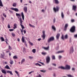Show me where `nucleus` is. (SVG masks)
Returning <instances> with one entry per match:
<instances>
[{
  "label": "nucleus",
  "mask_w": 77,
  "mask_h": 77,
  "mask_svg": "<svg viewBox=\"0 0 77 77\" xmlns=\"http://www.w3.org/2000/svg\"><path fill=\"white\" fill-rule=\"evenodd\" d=\"M58 68H60L61 69H70L71 67L68 65H66L65 66V67H64L63 66H60L58 67Z\"/></svg>",
  "instance_id": "1"
},
{
  "label": "nucleus",
  "mask_w": 77,
  "mask_h": 77,
  "mask_svg": "<svg viewBox=\"0 0 77 77\" xmlns=\"http://www.w3.org/2000/svg\"><path fill=\"white\" fill-rule=\"evenodd\" d=\"M42 37L43 38V40L45 39V31L44 30L42 31Z\"/></svg>",
  "instance_id": "2"
},
{
  "label": "nucleus",
  "mask_w": 77,
  "mask_h": 77,
  "mask_svg": "<svg viewBox=\"0 0 77 77\" xmlns=\"http://www.w3.org/2000/svg\"><path fill=\"white\" fill-rule=\"evenodd\" d=\"M54 37H51L48 39V42L49 43L50 42H51V41H54Z\"/></svg>",
  "instance_id": "3"
},
{
  "label": "nucleus",
  "mask_w": 77,
  "mask_h": 77,
  "mask_svg": "<svg viewBox=\"0 0 77 77\" xmlns=\"http://www.w3.org/2000/svg\"><path fill=\"white\" fill-rule=\"evenodd\" d=\"M46 60L47 63H50V57L49 56H48L46 57Z\"/></svg>",
  "instance_id": "4"
},
{
  "label": "nucleus",
  "mask_w": 77,
  "mask_h": 77,
  "mask_svg": "<svg viewBox=\"0 0 77 77\" xmlns=\"http://www.w3.org/2000/svg\"><path fill=\"white\" fill-rule=\"evenodd\" d=\"M22 42L25 43V45L26 47H27V44H26V42L24 40V36H23L22 38Z\"/></svg>",
  "instance_id": "5"
},
{
  "label": "nucleus",
  "mask_w": 77,
  "mask_h": 77,
  "mask_svg": "<svg viewBox=\"0 0 77 77\" xmlns=\"http://www.w3.org/2000/svg\"><path fill=\"white\" fill-rule=\"evenodd\" d=\"M75 29V26H73L70 29V32H74Z\"/></svg>",
  "instance_id": "6"
},
{
  "label": "nucleus",
  "mask_w": 77,
  "mask_h": 77,
  "mask_svg": "<svg viewBox=\"0 0 77 77\" xmlns=\"http://www.w3.org/2000/svg\"><path fill=\"white\" fill-rule=\"evenodd\" d=\"M59 7L57 6V8H56L55 7L54 8L53 10L55 12H56L57 11H58L59 10Z\"/></svg>",
  "instance_id": "7"
},
{
  "label": "nucleus",
  "mask_w": 77,
  "mask_h": 77,
  "mask_svg": "<svg viewBox=\"0 0 77 77\" xmlns=\"http://www.w3.org/2000/svg\"><path fill=\"white\" fill-rule=\"evenodd\" d=\"M74 52V49L73 47H72L70 48L69 51V53H73Z\"/></svg>",
  "instance_id": "8"
},
{
  "label": "nucleus",
  "mask_w": 77,
  "mask_h": 77,
  "mask_svg": "<svg viewBox=\"0 0 77 77\" xmlns=\"http://www.w3.org/2000/svg\"><path fill=\"white\" fill-rule=\"evenodd\" d=\"M23 11L25 13H27V7L24 6L23 7Z\"/></svg>",
  "instance_id": "9"
},
{
  "label": "nucleus",
  "mask_w": 77,
  "mask_h": 77,
  "mask_svg": "<svg viewBox=\"0 0 77 77\" xmlns=\"http://www.w3.org/2000/svg\"><path fill=\"white\" fill-rule=\"evenodd\" d=\"M61 16L62 18V19H63L64 18V17H65V15H64V14L63 12H61Z\"/></svg>",
  "instance_id": "10"
},
{
  "label": "nucleus",
  "mask_w": 77,
  "mask_h": 77,
  "mask_svg": "<svg viewBox=\"0 0 77 77\" xmlns=\"http://www.w3.org/2000/svg\"><path fill=\"white\" fill-rule=\"evenodd\" d=\"M11 9H12V10H13L15 11H16V12H18L19 11L18 9L17 8H11Z\"/></svg>",
  "instance_id": "11"
},
{
  "label": "nucleus",
  "mask_w": 77,
  "mask_h": 77,
  "mask_svg": "<svg viewBox=\"0 0 77 77\" xmlns=\"http://www.w3.org/2000/svg\"><path fill=\"white\" fill-rule=\"evenodd\" d=\"M76 8H77V6L76 5H73L72 9H73V10L74 11H75Z\"/></svg>",
  "instance_id": "12"
},
{
  "label": "nucleus",
  "mask_w": 77,
  "mask_h": 77,
  "mask_svg": "<svg viewBox=\"0 0 77 77\" xmlns=\"http://www.w3.org/2000/svg\"><path fill=\"white\" fill-rule=\"evenodd\" d=\"M7 73H9L10 75H13V73H12V72L9 70H8L7 71Z\"/></svg>",
  "instance_id": "13"
},
{
  "label": "nucleus",
  "mask_w": 77,
  "mask_h": 77,
  "mask_svg": "<svg viewBox=\"0 0 77 77\" xmlns=\"http://www.w3.org/2000/svg\"><path fill=\"white\" fill-rule=\"evenodd\" d=\"M21 15L22 16V17L23 20H24V14H23V12H22L21 13Z\"/></svg>",
  "instance_id": "14"
},
{
  "label": "nucleus",
  "mask_w": 77,
  "mask_h": 77,
  "mask_svg": "<svg viewBox=\"0 0 77 77\" xmlns=\"http://www.w3.org/2000/svg\"><path fill=\"white\" fill-rule=\"evenodd\" d=\"M3 54H1V58H2V59H5V58L3 57L5 56V54L3 52Z\"/></svg>",
  "instance_id": "15"
},
{
  "label": "nucleus",
  "mask_w": 77,
  "mask_h": 77,
  "mask_svg": "<svg viewBox=\"0 0 77 77\" xmlns=\"http://www.w3.org/2000/svg\"><path fill=\"white\" fill-rule=\"evenodd\" d=\"M68 27V24H66L65 26L64 30H66V29L67 28V27Z\"/></svg>",
  "instance_id": "16"
},
{
  "label": "nucleus",
  "mask_w": 77,
  "mask_h": 77,
  "mask_svg": "<svg viewBox=\"0 0 77 77\" xmlns=\"http://www.w3.org/2000/svg\"><path fill=\"white\" fill-rule=\"evenodd\" d=\"M60 37V34L58 33L56 35V38L57 39H59V37Z\"/></svg>",
  "instance_id": "17"
},
{
  "label": "nucleus",
  "mask_w": 77,
  "mask_h": 77,
  "mask_svg": "<svg viewBox=\"0 0 77 77\" xmlns=\"http://www.w3.org/2000/svg\"><path fill=\"white\" fill-rule=\"evenodd\" d=\"M64 52V51H58L56 52L57 54H59V53H63Z\"/></svg>",
  "instance_id": "18"
},
{
  "label": "nucleus",
  "mask_w": 77,
  "mask_h": 77,
  "mask_svg": "<svg viewBox=\"0 0 77 77\" xmlns=\"http://www.w3.org/2000/svg\"><path fill=\"white\" fill-rule=\"evenodd\" d=\"M1 71L2 72L3 74H6V71H5V70L2 69Z\"/></svg>",
  "instance_id": "19"
},
{
  "label": "nucleus",
  "mask_w": 77,
  "mask_h": 77,
  "mask_svg": "<svg viewBox=\"0 0 77 77\" xmlns=\"http://www.w3.org/2000/svg\"><path fill=\"white\" fill-rule=\"evenodd\" d=\"M14 27H13L14 29H15L16 28H17V24L14 23Z\"/></svg>",
  "instance_id": "20"
},
{
  "label": "nucleus",
  "mask_w": 77,
  "mask_h": 77,
  "mask_svg": "<svg viewBox=\"0 0 77 77\" xmlns=\"http://www.w3.org/2000/svg\"><path fill=\"white\" fill-rule=\"evenodd\" d=\"M51 28L52 29L54 30H56V27H55V26L54 25H52L51 26Z\"/></svg>",
  "instance_id": "21"
},
{
  "label": "nucleus",
  "mask_w": 77,
  "mask_h": 77,
  "mask_svg": "<svg viewBox=\"0 0 77 77\" xmlns=\"http://www.w3.org/2000/svg\"><path fill=\"white\" fill-rule=\"evenodd\" d=\"M5 68H6V69H10V67H9V66H8V65L5 66Z\"/></svg>",
  "instance_id": "22"
},
{
  "label": "nucleus",
  "mask_w": 77,
  "mask_h": 77,
  "mask_svg": "<svg viewBox=\"0 0 77 77\" xmlns=\"http://www.w3.org/2000/svg\"><path fill=\"white\" fill-rule=\"evenodd\" d=\"M0 6L1 7H3V4L2 3V1L0 0Z\"/></svg>",
  "instance_id": "23"
},
{
  "label": "nucleus",
  "mask_w": 77,
  "mask_h": 77,
  "mask_svg": "<svg viewBox=\"0 0 77 77\" xmlns=\"http://www.w3.org/2000/svg\"><path fill=\"white\" fill-rule=\"evenodd\" d=\"M54 1L55 2V3L56 4H59V2L58 0H54Z\"/></svg>",
  "instance_id": "24"
},
{
  "label": "nucleus",
  "mask_w": 77,
  "mask_h": 77,
  "mask_svg": "<svg viewBox=\"0 0 77 77\" xmlns=\"http://www.w3.org/2000/svg\"><path fill=\"white\" fill-rule=\"evenodd\" d=\"M49 48V46H48V47L46 48L44 47H42L43 48H44V49H45V50H48V49Z\"/></svg>",
  "instance_id": "25"
},
{
  "label": "nucleus",
  "mask_w": 77,
  "mask_h": 77,
  "mask_svg": "<svg viewBox=\"0 0 77 77\" xmlns=\"http://www.w3.org/2000/svg\"><path fill=\"white\" fill-rule=\"evenodd\" d=\"M14 72L17 74V76L19 77H20V75H19V74H18V72H17V71H15Z\"/></svg>",
  "instance_id": "26"
},
{
  "label": "nucleus",
  "mask_w": 77,
  "mask_h": 77,
  "mask_svg": "<svg viewBox=\"0 0 77 77\" xmlns=\"http://www.w3.org/2000/svg\"><path fill=\"white\" fill-rule=\"evenodd\" d=\"M10 63L11 65H12L14 63V62H13V60H10Z\"/></svg>",
  "instance_id": "27"
},
{
  "label": "nucleus",
  "mask_w": 77,
  "mask_h": 77,
  "mask_svg": "<svg viewBox=\"0 0 77 77\" xmlns=\"http://www.w3.org/2000/svg\"><path fill=\"white\" fill-rule=\"evenodd\" d=\"M0 38L1 39V41H5V39L2 37H1Z\"/></svg>",
  "instance_id": "28"
},
{
  "label": "nucleus",
  "mask_w": 77,
  "mask_h": 77,
  "mask_svg": "<svg viewBox=\"0 0 77 77\" xmlns=\"http://www.w3.org/2000/svg\"><path fill=\"white\" fill-rule=\"evenodd\" d=\"M16 15L17 17H18V16L19 17H21V14H19L16 13Z\"/></svg>",
  "instance_id": "29"
},
{
  "label": "nucleus",
  "mask_w": 77,
  "mask_h": 77,
  "mask_svg": "<svg viewBox=\"0 0 77 77\" xmlns=\"http://www.w3.org/2000/svg\"><path fill=\"white\" fill-rule=\"evenodd\" d=\"M20 25H22L23 24V21H22V19H20Z\"/></svg>",
  "instance_id": "30"
},
{
  "label": "nucleus",
  "mask_w": 77,
  "mask_h": 77,
  "mask_svg": "<svg viewBox=\"0 0 77 77\" xmlns=\"http://www.w3.org/2000/svg\"><path fill=\"white\" fill-rule=\"evenodd\" d=\"M68 34H66L65 35V39H68Z\"/></svg>",
  "instance_id": "31"
},
{
  "label": "nucleus",
  "mask_w": 77,
  "mask_h": 77,
  "mask_svg": "<svg viewBox=\"0 0 77 77\" xmlns=\"http://www.w3.org/2000/svg\"><path fill=\"white\" fill-rule=\"evenodd\" d=\"M32 52H33V53H36V49H32Z\"/></svg>",
  "instance_id": "32"
},
{
  "label": "nucleus",
  "mask_w": 77,
  "mask_h": 77,
  "mask_svg": "<svg viewBox=\"0 0 77 77\" xmlns=\"http://www.w3.org/2000/svg\"><path fill=\"white\" fill-rule=\"evenodd\" d=\"M25 62V59H23L22 60H21V64H22L23 62Z\"/></svg>",
  "instance_id": "33"
},
{
  "label": "nucleus",
  "mask_w": 77,
  "mask_h": 77,
  "mask_svg": "<svg viewBox=\"0 0 77 77\" xmlns=\"http://www.w3.org/2000/svg\"><path fill=\"white\" fill-rule=\"evenodd\" d=\"M52 59L53 60H55V56L53 55L52 56Z\"/></svg>",
  "instance_id": "34"
},
{
  "label": "nucleus",
  "mask_w": 77,
  "mask_h": 77,
  "mask_svg": "<svg viewBox=\"0 0 77 77\" xmlns=\"http://www.w3.org/2000/svg\"><path fill=\"white\" fill-rule=\"evenodd\" d=\"M17 58H18V57H17L16 55L13 56V59H17Z\"/></svg>",
  "instance_id": "35"
},
{
  "label": "nucleus",
  "mask_w": 77,
  "mask_h": 77,
  "mask_svg": "<svg viewBox=\"0 0 77 77\" xmlns=\"http://www.w3.org/2000/svg\"><path fill=\"white\" fill-rule=\"evenodd\" d=\"M11 35L13 37H15V33L13 32L11 33Z\"/></svg>",
  "instance_id": "36"
},
{
  "label": "nucleus",
  "mask_w": 77,
  "mask_h": 77,
  "mask_svg": "<svg viewBox=\"0 0 77 77\" xmlns=\"http://www.w3.org/2000/svg\"><path fill=\"white\" fill-rule=\"evenodd\" d=\"M40 71L42 72H46V70H40Z\"/></svg>",
  "instance_id": "37"
},
{
  "label": "nucleus",
  "mask_w": 77,
  "mask_h": 77,
  "mask_svg": "<svg viewBox=\"0 0 77 77\" xmlns=\"http://www.w3.org/2000/svg\"><path fill=\"white\" fill-rule=\"evenodd\" d=\"M20 26H21L22 29H23L25 28H24V26L23 25L20 24Z\"/></svg>",
  "instance_id": "38"
},
{
  "label": "nucleus",
  "mask_w": 77,
  "mask_h": 77,
  "mask_svg": "<svg viewBox=\"0 0 77 77\" xmlns=\"http://www.w3.org/2000/svg\"><path fill=\"white\" fill-rule=\"evenodd\" d=\"M67 76H68V77H74L73 76L71 75H67Z\"/></svg>",
  "instance_id": "39"
},
{
  "label": "nucleus",
  "mask_w": 77,
  "mask_h": 77,
  "mask_svg": "<svg viewBox=\"0 0 77 77\" xmlns=\"http://www.w3.org/2000/svg\"><path fill=\"white\" fill-rule=\"evenodd\" d=\"M42 54H43V55H46V54H47V53L46 52H42Z\"/></svg>",
  "instance_id": "40"
},
{
  "label": "nucleus",
  "mask_w": 77,
  "mask_h": 77,
  "mask_svg": "<svg viewBox=\"0 0 77 77\" xmlns=\"http://www.w3.org/2000/svg\"><path fill=\"white\" fill-rule=\"evenodd\" d=\"M62 57V56H61V55H59L58 56V58L60 60V59H61Z\"/></svg>",
  "instance_id": "41"
},
{
  "label": "nucleus",
  "mask_w": 77,
  "mask_h": 77,
  "mask_svg": "<svg viewBox=\"0 0 77 77\" xmlns=\"http://www.w3.org/2000/svg\"><path fill=\"white\" fill-rule=\"evenodd\" d=\"M33 72H34V71H31V72H29V74H32V73H33Z\"/></svg>",
  "instance_id": "42"
},
{
  "label": "nucleus",
  "mask_w": 77,
  "mask_h": 77,
  "mask_svg": "<svg viewBox=\"0 0 77 77\" xmlns=\"http://www.w3.org/2000/svg\"><path fill=\"white\" fill-rule=\"evenodd\" d=\"M52 65H53V66H56V63H52Z\"/></svg>",
  "instance_id": "43"
},
{
  "label": "nucleus",
  "mask_w": 77,
  "mask_h": 77,
  "mask_svg": "<svg viewBox=\"0 0 77 77\" xmlns=\"http://www.w3.org/2000/svg\"><path fill=\"white\" fill-rule=\"evenodd\" d=\"M14 29H9V31H10V32H13V31H14Z\"/></svg>",
  "instance_id": "44"
},
{
  "label": "nucleus",
  "mask_w": 77,
  "mask_h": 77,
  "mask_svg": "<svg viewBox=\"0 0 77 77\" xmlns=\"http://www.w3.org/2000/svg\"><path fill=\"white\" fill-rule=\"evenodd\" d=\"M8 29H10V28H11V26L9 24H8Z\"/></svg>",
  "instance_id": "45"
},
{
  "label": "nucleus",
  "mask_w": 77,
  "mask_h": 77,
  "mask_svg": "<svg viewBox=\"0 0 77 77\" xmlns=\"http://www.w3.org/2000/svg\"><path fill=\"white\" fill-rule=\"evenodd\" d=\"M71 21L72 23H74L75 21V20L74 19H72Z\"/></svg>",
  "instance_id": "46"
},
{
  "label": "nucleus",
  "mask_w": 77,
  "mask_h": 77,
  "mask_svg": "<svg viewBox=\"0 0 77 77\" xmlns=\"http://www.w3.org/2000/svg\"><path fill=\"white\" fill-rule=\"evenodd\" d=\"M61 39L63 40H64V37H63V35H62L61 37Z\"/></svg>",
  "instance_id": "47"
},
{
  "label": "nucleus",
  "mask_w": 77,
  "mask_h": 77,
  "mask_svg": "<svg viewBox=\"0 0 77 77\" xmlns=\"http://www.w3.org/2000/svg\"><path fill=\"white\" fill-rule=\"evenodd\" d=\"M53 77H56V74L54 73L53 75Z\"/></svg>",
  "instance_id": "48"
},
{
  "label": "nucleus",
  "mask_w": 77,
  "mask_h": 77,
  "mask_svg": "<svg viewBox=\"0 0 77 77\" xmlns=\"http://www.w3.org/2000/svg\"><path fill=\"white\" fill-rule=\"evenodd\" d=\"M29 43L31 45H33V43L31 42H29Z\"/></svg>",
  "instance_id": "49"
},
{
  "label": "nucleus",
  "mask_w": 77,
  "mask_h": 77,
  "mask_svg": "<svg viewBox=\"0 0 77 77\" xmlns=\"http://www.w3.org/2000/svg\"><path fill=\"white\" fill-rule=\"evenodd\" d=\"M16 3H14L13 4V6H14V7H15L16 6Z\"/></svg>",
  "instance_id": "50"
},
{
  "label": "nucleus",
  "mask_w": 77,
  "mask_h": 77,
  "mask_svg": "<svg viewBox=\"0 0 77 77\" xmlns=\"http://www.w3.org/2000/svg\"><path fill=\"white\" fill-rule=\"evenodd\" d=\"M3 15L4 17H5V18H6V15L5 14V13H3Z\"/></svg>",
  "instance_id": "51"
},
{
  "label": "nucleus",
  "mask_w": 77,
  "mask_h": 77,
  "mask_svg": "<svg viewBox=\"0 0 77 77\" xmlns=\"http://www.w3.org/2000/svg\"><path fill=\"white\" fill-rule=\"evenodd\" d=\"M8 48L9 50H11V46H10V45L8 46Z\"/></svg>",
  "instance_id": "52"
},
{
  "label": "nucleus",
  "mask_w": 77,
  "mask_h": 77,
  "mask_svg": "<svg viewBox=\"0 0 77 77\" xmlns=\"http://www.w3.org/2000/svg\"><path fill=\"white\" fill-rule=\"evenodd\" d=\"M29 57L30 59H33V57L30 56Z\"/></svg>",
  "instance_id": "53"
},
{
  "label": "nucleus",
  "mask_w": 77,
  "mask_h": 77,
  "mask_svg": "<svg viewBox=\"0 0 77 77\" xmlns=\"http://www.w3.org/2000/svg\"><path fill=\"white\" fill-rule=\"evenodd\" d=\"M55 22H56V19H54L53 20V23H55Z\"/></svg>",
  "instance_id": "54"
},
{
  "label": "nucleus",
  "mask_w": 77,
  "mask_h": 77,
  "mask_svg": "<svg viewBox=\"0 0 77 77\" xmlns=\"http://www.w3.org/2000/svg\"><path fill=\"white\" fill-rule=\"evenodd\" d=\"M2 21L3 22L4 21V20H5V18L3 17H2Z\"/></svg>",
  "instance_id": "55"
},
{
  "label": "nucleus",
  "mask_w": 77,
  "mask_h": 77,
  "mask_svg": "<svg viewBox=\"0 0 77 77\" xmlns=\"http://www.w3.org/2000/svg\"><path fill=\"white\" fill-rule=\"evenodd\" d=\"M23 32H24V34H26V31L25 30H23Z\"/></svg>",
  "instance_id": "56"
},
{
  "label": "nucleus",
  "mask_w": 77,
  "mask_h": 77,
  "mask_svg": "<svg viewBox=\"0 0 77 77\" xmlns=\"http://www.w3.org/2000/svg\"><path fill=\"white\" fill-rule=\"evenodd\" d=\"M20 30H21V32L22 33H23V29H21Z\"/></svg>",
  "instance_id": "57"
},
{
  "label": "nucleus",
  "mask_w": 77,
  "mask_h": 77,
  "mask_svg": "<svg viewBox=\"0 0 77 77\" xmlns=\"http://www.w3.org/2000/svg\"><path fill=\"white\" fill-rule=\"evenodd\" d=\"M74 37L75 38H77V34L75 35L74 36Z\"/></svg>",
  "instance_id": "58"
},
{
  "label": "nucleus",
  "mask_w": 77,
  "mask_h": 77,
  "mask_svg": "<svg viewBox=\"0 0 77 77\" xmlns=\"http://www.w3.org/2000/svg\"><path fill=\"white\" fill-rule=\"evenodd\" d=\"M41 75L39 74L38 76H37L36 77H41Z\"/></svg>",
  "instance_id": "59"
},
{
  "label": "nucleus",
  "mask_w": 77,
  "mask_h": 77,
  "mask_svg": "<svg viewBox=\"0 0 77 77\" xmlns=\"http://www.w3.org/2000/svg\"><path fill=\"white\" fill-rule=\"evenodd\" d=\"M35 65H36V66H38V65H39V63H36L35 64Z\"/></svg>",
  "instance_id": "60"
},
{
  "label": "nucleus",
  "mask_w": 77,
  "mask_h": 77,
  "mask_svg": "<svg viewBox=\"0 0 77 77\" xmlns=\"http://www.w3.org/2000/svg\"><path fill=\"white\" fill-rule=\"evenodd\" d=\"M18 17V19H19V20H20V19H22V18H20V17H19V16H18V17Z\"/></svg>",
  "instance_id": "61"
},
{
  "label": "nucleus",
  "mask_w": 77,
  "mask_h": 77,
  "mask_svg": "<svg viewBox=\"0 0 77 77\" xmlns=\"http://www.w3.org/2000/svg\"><path fill=\"white\" fill-rule=\"evenodd\" d=\"M72 70L73 71H74V70H75V68H72Z\"/></svg>",
  "instance_id": "62"
},
{
  "label": "nucleus",
  "mask_w": 77,
  "mask_h": 77,
  "mask_svg": "<svg viewBox=\"0 0 77 77\" xmlns=\"http://www.w3.org/2000/svg\"><path fill=\"white\" fill-rule=\"evenodd\" d=\"M29 26H30V27H32V25L30 24H29Z\"/></svg>",
  "instance_id": "63"
},
{
  "label": "nucleus",
  "mask_w": 77,
  "mask_h": 77,
  "mask_svg": "<svg viewBox=\"0 0 77 77\" xmlns=\"http://www.w3.org/2000/svg\"><path fill=\"white\" fill-rule=\"evenodd\" d=\"M41 40V38H38V41H40Z\"/></svg>",
  "instance_id": "64"
}]
</instances>
